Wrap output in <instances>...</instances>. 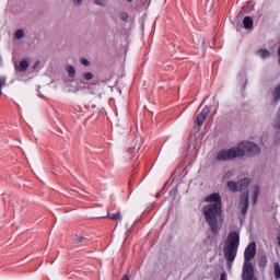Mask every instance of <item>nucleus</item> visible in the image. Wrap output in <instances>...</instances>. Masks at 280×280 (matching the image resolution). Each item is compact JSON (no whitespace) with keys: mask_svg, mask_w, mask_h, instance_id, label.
Segmentation results:
<instances>
[{"mask_svg":"<svg viewBox=\"0 0 280 280\" xmlns=\"http://www.w3.org/2000/svg\"><path fill=\"white\" fill-rule=\"evenodd\" d=\"M5 82H7L5 77H0V97L3 93L2 90H3V86H5Z\"/></svg>","mask_w":280,"mask_h":280,"instance_id":"obj_23","label":"nucleus"},{"mask_svg":"<svg viewBox=\"0 0 280 280\" xmlns=\"http://www.w3.org/2000/svg\"><path fill=\"white\" fill-rule=\"evenodd\" d=\"M69 78H75V68L73 66H68L67 68Z\"/></svg>","mask_w":280,"mask_h":280,"instance_id":"obj_20","label":"nucleus"},{"mask_svg":"<svg viewBox=\"0 0 280 280\" xmlns=\"http://www.w3.org/2000/svg\"><path fill=\"white\" fill-rule=\"evenodd\" d=\"M228 187H229L230 191H232L233 194L240 191V186H238L237 182H235V180H229Z\"/></svg>","mask_w":280,"mask_h":280,"instance_id":"obj_11","label":"nucleus"},{"mask_svg":"<svg viewBox=\"0 0 280 280\" xmlns=\"http://www.w3.org/2000/svg\"><path fill=\"white\" fill-rule=\"evenodd\" d=\"M81 65H83V67H91V61H89V59L86 58H82Z\"/></svg>","mask_w":280,"mask_h":280,"instance_id":"obj_25","label":"nucleus"},{"mask_svg":"<svg viewBox=\"0 0 280 280\" xmlns=\"http://www.w3.org/2000/svg\"><path fill=\"white\" fill-rule=\"evenodd\" d=\"M75 110H77L78 113H82V106L78 105V106L75 107Z\"/></svg>","mask_w":280,"mask_h":280,"instance_id":"obj_29","label":"nucleus"},{"mask_svg":"<svg viewBox=\"0 0 280 280\" xmlns=\"http://www.w3.org/2000/svg\"><path fill=\"white\" fill-rule=\"evenodd\" d=\"M268 267V255L266 252H260L258 254V268L260 272H266V268Z\"/></svg>","mask_w":280,"mask_h":280,"instance_id":"obj_8","label":"nucleus"},{"mask_svg":"<svg viewBox=\"0 0 280 280\" xmlns=\"http://www.w3.org/2000/svg\"><path fill=\"white\" fill-rule=\"evenodd\" d=\"M128 3H132V0H127Z\"/></svg>","mask_w":280,"mask_h":280,"instance_id":"obj_32","label":"nucleus"},{"mask_svg":"<svg viewBox=\"0 0 280 280\" xmlns=\"http://www.w3.org/2000/svg\"><path fill=\"white\" fill-rule=\"evenodd\" d=\"M83 240H84V236L78 235V234H75V235L72 237L73 244H81V242H82Z\"/></svg>","mask_w":280,"mask_h":280,"instance_id":"obj_21","label":"nucleus"},{"mask_svg":"<svg viewBox=\"0 0 280 280\" xmlns=\"http://www.w3.org/2000/svg\"><path fill=\"white\" fill-rule=\"evenodd\" d=\"M273 275H275V279H277V280L280 279V266H279V262H276L273 265Z\"/></svg>","mask_w":280,"mask_h":280,"instance_id":"obj_18","label":"nucleus"},{"mask_svg":"<svg viewBox=\"0 0 280 280\" xmlns=\"http://www.w3.org/2000/svg\"><path fill=\"white\" fill-rule=\"evenodd\" d=\"M243 25H244L245 30H253V18L245 16L243 20Z\"/></svg>","mask_w":280,"mask_h":280,"instance_id":"obj_13","label":"nucleus"},{"mask_svg":"<svg viewBox=\"0 0 280 280\" xmlns=\"http://www.w3.org/2000/svg\"><path fill=\"white\" fill-rule=\"evenodd\" d=\"M253 194V202L254 205H257V198H259V195L261 194V189L259 188V186H255Z\"/></svg>","mask_w":280,"mask_h":280,"instance_id":"obj_16","label":"nucleus"},{"mask_svg":"<svg viewBox=\"0 0 280 280\" xmlns=\"http://www.w3.org/2000/svg\"><path fill=\"white\" fill-rule=\"evenodd\" d=\"M205 202H210L203 208L206 222L209 224L211 233L219 235L220 229H222L218 222L222 218V197L218 192H212L206 197Z\"/></svg>","mask_w":280,"mask_h":280,"instance_id":"obj_1","label":"nucleus"},{"mask_svg":"<svg viewBox=\"0 0 280 280\" xmlns=\"http://www.w3.org/2000/svg\"><path fill=\"white\" fill-rule=\"evenodd\" d=\"M36 67H40V60H37L34 65V69H36Z\"/></svg>","mask_w":280,"mask_h":280,"instance_id":"obj_30","label":"nucleus"},{"mask_svg":"<svg viewBox=\"0 0 280 280\" xmlns=\"http://www.w3.org/2000/svg\"><path fill=\"white\" fill-rule=\"evenodd\" d=\"M242 156H244V152L237 149V147H234L219 151L215 155V161H233L235 159H242Z\"/></svg>","mask_w":280,"mask_h":280,"instance_id":"obj_3","label":"nucleus"},{"mask_svg":"<svg viewBox=\"0 0 280 280\" xmlns=\"http://www.w3.org/2000/svg\"><path fill=\"white\" fill-rule=\"evenodd\" d=\"M220 280H226V272H222L220 275Z\"/></svg>","mask_w":280,"mask_h":280,"instance_id":"obj_27","label":"nucleus"},{"mask_svg":"<svg viewBox=\"0 0 280 280\" xmlns=\"http://www.w3.org/2000/svg\"><path fill=\"white\" fill-rule=\"evenodd\" d=\"M107 218L109 220H121V212H116V213H108Z\"/></svg>","mask_w":280,"mask_h":280,"instance_id":"obj_19","label":"nucleus"},{"mask_svg":"<svg viewBox=\"0 0 280 280\" xmlns=\"http://www.w3.org/2000/svg\"><path fill=\"white\" fill-rule=\"evenodd\" d=\"M242 280H259L255 276V266H243Z\"/></svg>","mask_w":280,"mask_h":280,"instance_id":"obj_7","label":"nucleus"},{"mask_svg":"<svg viewBox=\"0 0 280 280\" xmlns=\"http://www.w3.org/2000/svg\"><path fill=\"white\" fill-rule=\"evenodd\" d=\"M13 38H14L15 40H21V38H25V30L19 28V30L13 34Z\"/></svg>","mask_w":280,"mask_h":280,"instance_id":"obj_14","label":"nucleus"},{"mask_svg":"<svg viewBox=\"0 0 280 280\" xmlns=\"http://www.w3.org/2000/svg\"><path fill=\"white\" fill-rule=\"evenodd\" d=\"M83 79L86 81L93 80V74L91 72L83 73Z\"/></svg>","mask_w":280,"mask_h":280,"instance_id":"obj_24","label":"nucleus"},{"mask_svg":"<svg viewBox=\"0 0 280 280\" xmlns=\"http://www.w3.org/2000/svg\"><path fill=\"white\" fill-rule=\"evenodd\" d=\"M237 185H238V191H244V189H246L248 185H250V179L243 178L237 182Z\"/></svg>","mask_w":280,"mask_h":280,"instance_id":"obj_10","label":"nucleus"},{"mask_svg":"<svg viewBox=\"0 0 280 280\" xmlns=\"http://www.w3.org/2000/svg\"><path fill=\"white\" fill-rule=\"evenodd\" d=\"M74 5H81L82 4V0H73Z\"/></svg>","mask_w":280,"mask_h":280,"instance_id":"obj_28","label":"nucleus"},{"mask_svg":"<svg viewBox=\"0 0 280 280\" xmlns=\"http://www.w3.org/2000/svg\"><path fill=\"white\" fill-rule=\"evenodd\" d=\"M209 113H211L209 106H205L201 110L198 109L194 115L195 124L199 127L202 126V124H205V120L209 116Z\"/></svg>","mask_w":280,"mask_h":280,"instance_id":"obj_6","label":"nucleus"},{"mask_svg":"<svg viewBox=\"0 0 280 280\" xmlns=\"http://www.w3.org/2000/svg\"><path fill=\"white\" fill-rule=\"evenodd\" d=\"M240 248V234L237 231H233L229 233L228 241L224 245V257L229 261V264H233L235 261V257H237V249Z\"/></svg>","mask_w":280,"mask_h":280,"instance_id":"obj_2","label":"nucleus"},{"mask_svg":"<svg viewBox=\"0 0 280 280\" xmlns=\"http://www.w3.org/2000/svg\"><path fill=\"white\" fill-rule=\"evenodd\" d=\"M258 55L260 56V58L266 59V58H270V50L266 49V48H260L258 50Z\"/></svg>","mask_w":280,"mask_h":280,"instance_id":"obj_17","label":"nucleus"},{"mask_svg":"<svg viewBox=\"0 0 280 280\" xmlns=\"http://www.w3.org/2000/svg\"><path fill=\"white\" fill-rule=\"evenodd\" d=\"M255 255H257V245L255 243H250L244 252V262L243 266H253V259H255Z\"/></svg>","mask_w":280,"mask_h":280,"instance_id":"obj_5","label":"nucleus"},{"mask_svg":"<svg viewBox=\"0 0 280 280\" xmlns=\"http://www.w3.org/2000/svg\"><path fill=\"white\" fill-rule=\"evenodd\" d=\"M241 213L242 215H246V213H248V192L241 196Z\"/></svg>","mask_w":280,"mask_h":280,"instance_id":"obj_9","label":"nucleus"},{"mask_svg":"<svg viewBox=\"0 0 280 280\" xmlns=\"http://www.w3.org/2000/svg\"><path fill=\"white\" fill-rule=\"evenodd\" d=\"M95 5H106V0H94Z\"/></svg>","mask_w":280,"mask_h":280,"instance_id":"obj_26","label":"nucleus"},{"mask_svg":"<svg viewBox=\"0 0 280 280\" xmlns=\"http://www.w3.org/2000/svg\"><path fill=\"white\" fill-rule=\"evenodd\" d=\"M236 149L243 152V156H255V154H259L261 152V149H259L255 142L250 141L238 143Z\"/></svg>","mask_w":280,"mask_h":280,"instance_id":"obj_4","label":"nucleus"},{"mask_svg":"<svg viewBox=\"0 0 280 280\" xmlns=\"http://www.w3.org/2000/svg\"><path fill=\"white\" fill-rule=\"evenodd\" d=\"M30 69V62L27 60H22L18 67V71L25 73Z\"/></svg>","mask_w":280,"mask_h":280,"instance_id":"obj_12","label":"nucleus"},{"mask_svg":"<svg viewBox=\"0 0 280 280\" xmlns=\"http://www.w3.org/2000/svg\"><path fill=\"white\" fill-rule=\"evenodd\" d=\"M119 19H120L121 21H124L125 23H128L129 15H128V13H126V12H124V11H120V12H119Z\"/></svg>","mask_w":280,"mask_h":280,"instance_id":"obj_22","label":"nucleus"},{"mask_svg":"<svg viewBox=\"0 0 280 280\" xmlns=\"http://www.w3.org/2000/svg\"><path fill=\"white\" fill-rule=\"evenodd\" d=\"M272 95H273V101L272 102H273V104H277V102H279V100H280V84H278L275 88Z\"/></svg>","mask_w":280,"mask_h":280,"instance_id":"obj_15","label":"nucleus"},{"mask_svg":"<svg viewBox=\"0 0 280 280\" xmlns=\"http://www.w3.org/2000/svg\"><path fill=\"white\" fill-rule=\"evenodd\" d=\"M121 280H130V278L128 277V275H125Z\"/></svg>","mask_w":280,"mask_h":280,"instance_id":"obj_31","label":"nucleus"}]
</instances>
